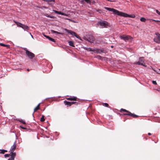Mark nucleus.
Returning a JSON list of instances; mask_svg holds the SVG:
<instances>
[{"label":"nucleus","mask_w":160,"mask_h":160,"mask_svg":"<svg viewBox=\"0 0 160 160\" xmlns=\"http://www.w3.org/2000/svg\"><path fill=\"white\" fill-rule=\"evenodd\" d=\"M98 57L99 58V59H101L102 58V57H101L100 56H99Z\"/></svg>","instance_id":"nucleus-41"},{"label":"nucleus","mask_w":160,"mask_h":160,"mask_svg":"<svg viewBox=\"0 0 160 160\" xmlns=\"http://www.w3.org/2000/svg\"><path fill=\"white\" fill-rule=\"evenodd\" d=\"M9 156L10 155L9 154H5L4 155V157L5 158L8 157H9Z\"/></svg>","instance_id":"nucleus-36"},{"label":"nucleus","mask_w":160,"mask_h":160,"mask_svg":"<svg viewBox=\"0 0 160 160\" xmlns=\"http://www.w3.org/2000/svg\"><path fill=\"white\" fill-rule=\"evenodd\" d=\"M40 103L38 104V105L34 109V112H36L37 110L40 109Z\"/></svg>","instance_id":"nucleus-18"},{"label":"nucleus","mask_w":160,"mask_h":160,"mask_svg":"<svg viewBox=\"0 0 160 160\" xmlns=\"http://www.w3.org/2000/svg\"><path fill=\"white\" fill-rule=\"evenodd\" d=\"M16 147V142H15L13 146H12L10 149V151L11 152H13L15 149Z\"/></svg>","instance_id":"nucleus-11"},{"label":"nucleus","mask_w":160,"mask_h":160,"mask_svg":"<svg viewBox=\"0 0 160 160\" xmlns=\"http://www.w3.org/2000/svg\"><path fill=\"white\" fill-rule=\"evenodd\" d=\"M27 71H29V69L28 68L27 69Z\"/></svg>","instance_id":"nucleus-44"},{"label":"nucleus","mask_w":160,"mask_h":160,"mask_svg":"<svg viewBox=\"0 0 160 160\" xmlns=\"http://www.w3.org/2000/svg\"><path fill=\"white\" fill-rule=\"evenodd\" d=\"M120 38L121 39L124 40L125 42L129 41V40H131L132 38L129 35H127L123 34L120 36Z\"/></svg>","instance_id":"nucleus-6"},{"label":"nucleus","mask_w":160,"mask_h":160,"mask_svg":"<svg viewBox=\"0 0 160 160\" xmlns=\"http://www.w3.org/2000/svg\"><path fill=\"white\" fill-rule=\"evenodd\" d=\"M55 0H49V2H48V3L50 5H53L55 3Z\"/></svg>","instance_id":"nucleus-14"},{"label":"nucleus","mask_w":160,"mask_h":160,"mask_svg":"<svg viewBox=\"0 0 160 160\" xmlns=\"http://www.w3.org/2000/svg\"><path fill=\"white\" fill-rule=\"evenodd\" d=\"M20 127L22 128V129H24V130H26V128H25L24 127H22V126H20Z\"/></svg>","instance_id":"nucleus-37"},{"label":"nucleus","mask_w":160,"mask_h":160,"mask_svg":"<svg viewBox=\"0 0 160 160\" xmlns=\"http://www.w3.org/2000/svg\"><path fill=\"white\" fill-rule=\"evenodd\" d=\"M44 36L46 38L48 39V37H49V36H47V35H44Z\"/></svg>","instance_id":"nucleus-40"},{"label":"nucleus","mask_w":160,"mask_h":160,"mask_svg":"<svg viewBox=\"0 0 160 160\" xmlns=\"http://www.w3.org/2000/svg\"><path fill=\"white\" fill-rule=\"evenodd\" d=\"M13 22H14L17 24L18 26L20 27L21 28L22 25V24L21 22H17L15 20H13Z\"/></svg>","instance_id":"nucleus-17"},{"label":"nucleus","mask_w":160,"mask_h":160,"mask_svg":"<svg viewBox=\"0 0 160 160\" xmlns=\"http://www.w3.org/2000/svg\"><path fill=\"white\" fill-rule=\"evenodd\" d=\"M30 33L31 36V37H32V38H33V36L32 35L31 33L30 32Z\"/></svg>","instance_id":"nucleus-43"},{"label":"nucleus","mask_w":160,"mask_h":160,"mask_svg":"<svg viewBox=\"0 0 160 160\" xmlns=\"http://www.w3.org/2000/svg\"><path fill=\"white\" fill-rule=\"evenodd\" d=\"M64 103L65 105H67V107H70L72 105L71 102H69L66 101H64Z\"/></svg>","instance_id":"nucleus-13"},{"label":"nucleus","mask_w":160,"mask_h":160,"mask_svg":"<svg viewBox=\"0 0 160 160\" xmlns=\"http://www.w3.org/2000/svg\"><path fill=\"white\" fill-rule=\"evenodd\" d=\"M85 40L90 42H93L94 41V38L92 36H90L88 38H85Z\"/></svg>","instance_id":"nucleus-9"},{"label":"nucleus","mask_w":160,"mask_h":160,"mask_svg":"<svg viewBox=\"0 0 160 160\" xmlns=\"http://www.w3.org/2000/svg\"><path fill=\"white\" fill-rule=\"evenodd\" d=\"M158 25H160V23H158Z\"/></svg>","instance_id":"nucleus-47"},{"label":"nucleus","mask_w":160,"mask_h":160,"mask_svg":"<svg viewBox=\"0 0 160 160\" xmlns=\"http://www.w3.org/2000/svg\"><path fill=\"white\" fill-rule=\"evenodd\" d=\"M148 135H151V134L150 133H149H149H148Z\"/></svg>","instance_id":"nucleus-42"},{"label":"nucleus","mask_w":160,"mask_h":160,"mask_svg":"<svg viewBox=\"0 0 160 160\" xmlns=\"http://www.w3.org/2000/svg\"><path fill=\"white\" fill-rule=\"evenodd\" d=\"M96 12H98L99 13H101L102 12V10H101L96 9Z\"/></svg>","instance_id":"nucleus-32"},{"label":"nucleus","mask_w":160,"mask_h":160,"mask_svg":"<svg viewBox=\"0 0 160 160\" xmlns=\"http://www.w3.org/2000/svg\"><path fill=\"white\" fill-rule=\"evenodd\" d=\"M68 43L69 44V45L70 46H71L72 47H75V46H74L73 42V41H70L68 42Z\"/></svg>","instance_id":"nucleus-20"},{"label":"nucleus","mask_w":160,"mask_h":160,"mask_svg":"<svg viewBox=\"0 0 160 160\" xmlns=\"http://www.w3.org/2000/svg\"><path fill=\"white\" fill-rule=\"evenodd\" d=\"M103 52V51L102 50H101L100 51L99 50L97 49V51H96V52L98 53H100L101 52Z\"/></svg>","instance_id":"nucleus-30"},{"label":"nucleus","mask_w":160,"mask_h":160,"mask_svg":"<svg viewBox=\"0 0 160 160\" xmlns=\"http://www.w3.org/2000/svg\"><path fill=\"white\" fill-rule=\"evenodd\" d=\"M144 138L146 140H147V138Z\"/></svg>","instance_id":"nucleus-45"},{"label":"nucleus","mask_w":160,"mask_h":160,"mask_svg":"<svg viewBox=\"0 0 160 160\" xmlns=\"http://www.w3.org/2000/svg\"><path fill=\"white\" fill-rule=\"evenodd\" d=\"M67 99L70 101H74L75 102L73 101L71 102L72 105L75 104V105H78L80 103V101L78 99L77 97L75 96H70L69 98H67Z\"/></svg>","instance_id":"nucleus-3"},{"label":"nucleus","mask_w":160,"mask_h":160,"mask_svg":"<svg viewBox=\"0 0 160 160\" xmlns=\"http://www.w3.org/2000/svg\"><path fill=\"white\" fill-rule=\"evenodd\" d=\"M21 28L23 29L24 30L28 31L29 30V28L27 25L22 24Z\"/></svg>","instance_id":"nucleus-12"},{"label":"nucleus","mask_w":160,"mask_h":160,"mask_svg":"<svg viewBox=\"0 0 160 160\" xmlns=\"http://www.w3.org/2000/svg\"><path fill=\"white\" fill-rule=\"evenodd\" d=\"M45 121L44 116L43 115H42L41 118L40 119V121L41 122H44Z\"/></svg>","instance_id":"nucleus-27"},{"label":"nucleus","mask_w":160,"mask_h":160,"mask_svg":"<svg viewBox=\"0 0 160 160\" xmlns=\"http://www.w3.org/2000/svg\"><path fill=\"white\" fill-rule=\"evenodd\" d=\"M51 32L52 33H56L57 34H59L61 35H63V33L62 32H58L57 31H55L53 30H51Z\"/></svg>","instance_id":"nucleus-15"},{"label":"nucleus","mask_w":160,"mask_h":160,"mask_svg":"<svg viewBox=\"0 0 160 160\" xmlns=\"http://www.w3.org/2000/svg\"><path fill=\"white\" fill-rule=\"evenodd\" d=\"M11 157L13 158L14 159V158L16 156V153L15 152H11Z\"/></svg>","instance_id":"nucleus-19"},{"label":"nucleus","mask_w":160,"mask_h":160,"mask_svg":"<svg viewBox=\"0 0 160 160\" xmlns=\"http://www.w3.org/2000/svg\"><path fill=\"white\" fill-rule=\"evenodd\" d=\"M134 64L138 65H142L144 67H146V66L144 65L141 62L139 61L138 62H135L134 63Z\"/></svg>","instance_id":"nucleus-16"},{"label":"nucleus","mask_w":160,"mask_h":160,"mask_svg":"<svg viewBox=\"0 0 160 160\" xmlns=\"http://www.w3.org/2000/svg\"><path fill=\"white\" fill-rule=\"evenodd\" d=\"M104 8L109 11L112 12L113 14H114L120 16L124 17H129L132 18H134L135 17V15L134 14H128L126 13L120 12L113 8L105 7Z\"/></svg>","instance_id":"nucleus-1"},{"label":"nucleus","mask_w":160,"mask_h":160,"mask_svg":"<svg viewBox=\"0 0 160 160\" xmlns=\"http://www.w3.org/2000/svg\"><path fill=\"white\" fill-rule=\"evenodd\" d=\"M155 34L156 36L153 39L154 41L158 44L160 43V34L158 32H156Z\"/></svg>","instance_id":"nucleus-8"},{"label":"nucleus","mask_w":160,"mask_h":160,"mask_svg":"<svg viewBox=\"0 0 160 160\" xmlns=\"http://www.w3.org/2000/svg\"><path fill=\"white\" fill-rule=\"evenodd\" d=\"M64 30L68 33H70V34L72 35V36H74L76 38L80 40L81 39L80 37L78 35L76 32L71 30L67 29L66 28H65Z\"/></svg>","instance_id":"nucleus-7"},{"label":"nucleus","mask_w":160,"mask_h":160,"mask_svg":"<svg viewBox=\"0 0 160 160\" xmlns=\"http://www.w3.org/2000/svg\"><path fill=\"white\" fill-rule=\"evenodd\" d=\"M111 47L112 48H113V46H111Z\"/></svg>","instance_id":"nucleus-46"},{"label":"nucleus","mask_w":160,"mask_h":160,"mask_svg":"<svg viewBox=\"0 0 160 160\" xmlns=\"http://www.w3.org/2000/svg\"><path fill=\"white\" fill-rule=\"evenodd\" d=\"M24 50L25 51L26 55L28 57L29 59H32L35 57V54L29 51L26 48H24Z\"/></svg>","instance_id":"nucleus-4"},{"label":"nucleus","mask_w":160,"mask_h":160,"mask_svg":"<svg viewBox=\"0 0 160 160\" xmlns=\"http://www.w3.org/2000/svg\"><path fill=\"white\" fill-rule=\"evenodd\" d=\"M84 49L87 51H92L93 48H84Z\"/></svg>","instance_id":"nucleus-25"},{"label":"nucleus","mask_w":160,"mask_h":160,"mask_svg":"<svg viewBox=\"0 0 160 160\" xmlns=\"http://www.w3.org/2000/svg\"><path fill=\"white\" fill-rule=\"evenodd\" d=\"M96 51H97V49H94L93 48L92 51L94 52H96Z\"/></svg>","instance_id":"nucleus-39"},{"label":"nucleus","mask_w":160,"mask_h":160,"mask_svg":"<svg viewBox=\"0 0 160 160\" xmlns=\"http://www.w3.org/2000/svg\"><path fill=\"white\" fill-rule=\"evenodd\" d=\"M1 151V153L2 154H4L5 152H7V151L5 150L1 149L0 150Z\"/></svg>","instance_id":"nucleus-29"},{"label":"nucleus","mask_w":160,"mask_h":160,"mask_svg":"<svg viewBox=\"0 0 160 160\" xmlns=\"http://www.w3.org/2000/svg\"><path fill=\"white\" fill-rule=\"evenodd\" d=\"M44 15L47 17L50 18H55V17L54 16H50V15H49L47 13L45 14H44Z\"/></svg>","instance_id":"nucleus-21"},{"label":"nucleus","mask_w":160,"mask_h":160,"mask_svg":"<svg viewBox=\"0 0 160 160\" xmlns=\"http://www.w3.org/2000/svg\"><path fill=\"white\" fill-rule=\"evenodd\" d=\"M17 120L19 122H20L22 123H23L24 124H26V122H25V121L22 119H17Z\"/></svg>","instance_id":"nucleus-23"},{"label":"nucleus","mask_w":160,"mask_h":160,"mask_svg":"<svg viewBox=\"0 0 160 160\" xmlns=\"http://www.w3.org/2000/svg\"><path fill=\"white\" fill-rule=\"evenodd\" d=\"M102 105L105 106V107H108L110 108V107L109 106V105L108 104V103H102Z\"/></svg>","instance_id":"nucleus-24"},{"label":"nucleus","mask_w":160,"mask_h":160,"mask_svg":"<svg viewBox=\"0 0 160 160\" xmlns=\"http://www.w3.org/2000/svg\"><path fill=\"white\" fill-rule=\"evenodd\" d=\"M159 70H160V69H159Z\"/></svg>","instance_id":"nucleus-48"},{"label":"nucleus","mask_w":160,"mask_h":160,"mask_svg":"<svg viewBox=\"0 0 160 160\" xmlns=\"http://www.w3.org/2000/svg\"><path fill=\"white\" fill-rule=\"evenodd\" d=\"M126 112V113H124L122 114L121 115H128L134 118H137L139 117L138 116L126 110L125 109H124L123 108L121 109L120 110V112Z\"/></svg>","instance_id":"nucleus-2"},{"label":"nucleus","mask_w":160,"mask_h":160,"mask_svg":"<svg viewBox=\"0 0 160 160\" xmlns=\"http://www.w3.org/2000/svg\"><path fill=\"white\" fill-rule=\"evenodd\" d=\"M98 23L102 28H107L108 27H110L109 23L106 21H100Z\"/></svg>","instance_id":"nucleus-5"},{"label":"nucleus","mask_w":160,"mask_h":160,"mask_svg":"<svg viewBox=\"0 0 160 160\" xmlns=\"http://www.w3.org/2000/svg\"><path fill=\"white\" fill-rule=\"evenodd\" d=\"M52 11L55 12L56 13L60 15H61L63 16H67V15L66 14L62 12H61L58 11L54 10H53Z\"/></svg>","instance_id":"nucleus-10"},{"label":"nucleus","mask_w":160,"mask_h":160,"mask_svg":"<svg viewBox=\"0 0 160 160\" xmlns=\"http://www.w3.org/2000/svg\"><path fill=\"white\" fill-rule=\"evenodd\" d=\"M139 61L143 63L144 62V57H140L139 58Z\"/></svg>","instance_id":"nucleus-22"},{"label":"nucleus","mask_w":160,"mask_h":160,"mask_svg":"<svg viewBox=\"0 0 160 160\" xmlns=\"http://www.w3.org/2000/svg\"><path fill=\"white\" fill-rule=\"evenodd\" d=\"M149 20L151 21H155L156 22H160V21H159V20H155L152 19H150Z\"/></svg>","instance_id":"nucleus-33"},{"label":"nucleus","mask_w":160,"mask_h":160,"mask_svg":"<svg viewBox=\"0 0 160 160\" xmlns=\"http://www.w3.org/2000/svg\"><path fill=\"white\" fill-rule=\"evenodd\" d=\"M152 82L153 84L156 85H157V83L156 81H152Z\"/></svg>","instance_id":"nucleus-35"},{"label":"nucleus","mask_w":160,"mask_h":160,"mask_svg":"<svg viewBox=\"0 0 160 160\" xmlns=\"http://www.w3.org/2000/svg\"><path fill=\"white\" fill-rule=\"evenodd\" d=\"M14 160V159L13 158L10 157V158H9V159H8V160Z\"/></svg>","instance_id":"nucleus-38"},{"label":"nucleus","mask_w":160,"mask_h":160,"mask_svg":"<svg viewBox=\"0 0 160 160\" xmlns=\"http://www.w3.org/2000/svg\"><path fill=\"white\" fill-rule=\"evenodd\" d=\"M155 11L156 13L158 15H160V12L158 10H156Z\"/></svg>","instance_id":"nucleus-34"},{"label":"nucleus","mask_w":160,"mask_h":160,"mask_svg":"<svg viewBox=\"0 0 160 160\" xmlns=\"http://www.w3.org/2000/svg\"><path fill=\"white\" fill-rule=\"evenodd\" d=\"M140 20L141 22H145L146 20V19L145 18H143V17L141 18H140Z\"/></svg>","instance_id":"nucleus-26"},{"label":"nucleus","mask_w":160,"mask_h":160,"mask_svg":"<svg viewBox=\"0 0 160 160\" xmlns=\"http://www.w3.org/2000/svg\"><path fill=\"white\" fill-rule=\"evenodd\" d=\"M0 45L2 46H3L5 47H7L9 46L8 45L6 44H3L2 43H0Z\"/></svg>","instance_id":"nucleus-31"},{"label":"nucleus","mask_w":160,"mask_h":160,"mask_svg":"<svg viewBox=\"0 0 160 160\" xmlns=\"http://www.w3.org/2000/svg\"><path fill=\"white\" fill-rule=\"evenodd\" d=\"M48 37V39L51 41H52L53 42H55V40H54V39L50 37Z\"/></svg>","instance_id":"nucleus-28"}]
</instances>
